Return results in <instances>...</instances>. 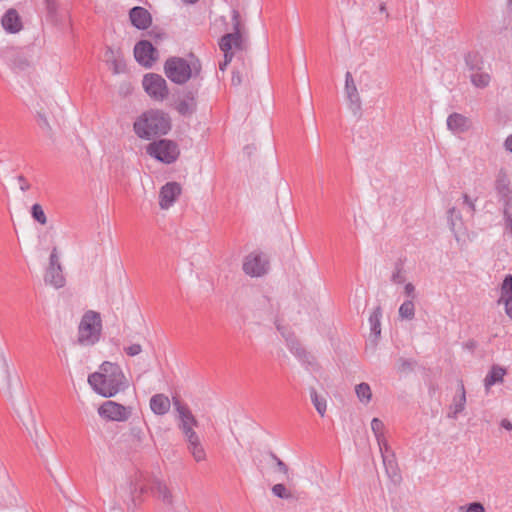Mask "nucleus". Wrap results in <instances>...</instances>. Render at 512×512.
I'll list each match as a JSON object with an SVG mask.
<instances>
[{
	"label": "nucleus",
	"instance_id": "obj_29",
	"mask_svg": "<svg viewBox=\"0 0 512 512\" xmlns=\"http://www.w3.org/2000/svg\"><path fill=\"white\" fill-rule=\"evenodd\" d=\"M381 316H382V310H381V307L378 306L374 309V311L371 313V315L369 317L371 331L376 337L380 336V334H381V324H380Z\"/></svg>",
	"mask_w": 512,
	"mask_h": 512
},
{
	"label": "nucleus",
	"instance_id": "obj_40",
	"mask_svg": "<svg viewBox=\"0 0 512 512\" xmlns=\"http://www.w3.org/2000/svg\"><path fill=\"white\" fill-rule=\"evenodd\" d=\"M512 207H504L505 230L512 236Z\"/></svg>",
	"mask_w": 512,
	"mask_h": 512
},
{
	"label": "nucleus",
	"instance_id": "obj_32",
	"mask_svg": "<svg viewBox=\"0 0 512 512\" xmlns=\"http://www.w3.org/2000/svg\"><path fill=\"white\" fill-rule=\"evenodd\" d=\"M356 395L360 402L369 403L372 398L371 388L367 383H360L355 387Z\"/></svg>",
	"mask_w": 512,
	"mask_h": 512
},
{
	"label": "nucleus",
	"instance_id": "obj_24",
	"mask_svg": "<svg viewBox=\"0 0 512 512\" xmlns=\"http://www.w3.org/2000/svg\"><path fill=\"white\" fill-rule=\"evenodd\" d=\"M150 408L157 415H164L170 409V400L164 394H156L150 399Z\"/></svg>",
	"mask_w": 512,
	"mask_h": 512
},
{
	"label": "nucleus",
	"instance_id": "obj_49",
	"mask_svg": "<svg viewBox=\"0 0 512 512\" xmlns=\"http://www.w3.org/2000/svg\"><path fill=\"white\" fill-rule=\"evenodd\" d=\"M377 442H378V445L380 448L381 455L383 456V453L387 455V453L390 452V448L388 446L385 436L383 435V441H377Z\"/></svg>",
	"mask_w": 512,
	"mask_h": 512
},
{
	"label": "nucleus",
	"instance_id": "obj_57",
	"mask_svg": "<svg viewBox=\"0 0 512 512\" xmlns=\"http://www.w3.org/2000/svg\"><path fill=\"white\" fill-rule=\"evenodd\" d=\"M505 148L512 152V134L505 140Z\"/></svg>",
	"mask_w": 512,
	"mask_h": 512
},
{
	"label": "nucleus",
	"instance_id": "obj_55",
	"mask_svg": "<svg viewBox=\"0 0 512 512\" xmlns=\"http://www.w3.org/2000/svg\"><path fill=\"white\" fill-rule=\"evenodd\" d=\"M378 8H379V12L380 13H384L385 14L386 19L390 18V14L387 11V3H379Z\"/></svg>",
	"mask_w": 512,
	"mask_h": 512
},
{
	"label": "nucleus",
	"instance_id": "obj_12",
	"mask_svg": "<svg viewBox=\"0 0 512 512\" xmlns=\"http://www.w3.org/2000/svg\"><path fill=\"white\" fill-rule=\"evenodd\" d=\"M134 56L141 65L151 67L157 59L158 52L148 40H141L134 47Z\"/></svg>",
	"mask_w": 512,
	"mask_h": 512
},
{
	"label": "nucleus",
	"instance_id": "obj_60",
	"mask_svg": "<svg viewBox=\"0 0 512 512\" xmlns=\"http://www.w3.org/2000/svg\"><path fill=\"white\" fill-rule=\"evenodd\" d=\"M378 4L379 3H387L386 0H377Z\"/></svg>",
	"mask_w": 512,
	"mask_h": 512
},
{
	"label": "nucleus",
	"instance_id": "obj_38",
	"mask_svg": "<svg viewBox=\"0 0 512 512\" xmlns=\"http://www.w3.org/2000/svg\"><path fill=\"white\" fill-rule=\"evenodd\" d=\"M269 457L275 462L277 470L289 479V468L288 466L272 451L269 452Z\"/></svg>",
	"mask_w": 512,
	"mask_h": 512
},
{
	"label": "nucleus",
	"instance_id": "obj_25",
	"mask_svg": "<svg viewBox=\"0 0 512 512\" xmlns=\"http://www.w3.org/2000/svg\"><path fill=\"white\" fill-rule=\"evenodd\" d=\"M188 442V450L192 454L196 462H201L206 459V452L200 442L199 436H195L194 439H186Z\"/></svg>",
	"mask_w": 512,
	"mask_h": 512
},
{
	"label": "nucleus",
	"instance_id": "obj_39",
	"mask_svg": "<svg viewBox=\"0 0 512 512\" xmlns=\"http://www.w3.org/2000/svg\"><path fill=\"white\" fill-rule=\"evenodd\" d=\"M272 492L275 496L282 499H289L292 496L291 493L286 489L285 485L281 483L275 484L272 487Z\"/></svg>",
	"mask_w": 512,
	"mask_h": 512
},
{
	"label": "nucleus",
	"instance_id": "obj_15",
	"mask_svg": "<svg viewBox=\"0 0 512 512\" xmlns=\"http://www.w3.org/2000/svg\"><path fill=\"white\" fill-rule=\"evenodd\" d=\"M496 190L504 203V207H512V190L507 174L500 170L496 179Z\"/></svg>",
	"mask_w": 512,
	"mask_h": 512
},
{
	"label": "nucleus",
	"instance_id": "obj_26",
	"mask_svg": "<svg viewBox=\"0 0 512 512\" xmlns=\"http://www.w3.org/2000/svg\"><path fill=\"white\" fill-rule=\"evenodd\" d=\"M390 456L391 457H389V455H386L383 453V456H382L383 464L385 466V470H386L388 477L391 478L393 482H398L400 480L401 476L398 472L397 465L393 459L394 458L393 452H391Z\"/></svg>",
	"mask_w": 512,
	"mask_h": 512
},
{
	"label": "nucleus",
	"instance_id": "obj_30",
	"mask_svg": "<svg viewBox=\"0 0 512 512\" xmlns=\"http://www.w3.org/2000/svg\"><path fill=\"white\" fill-rule=\"evenodd\" d=\"M465 63L472 73L482 69L483 61L478 53L470 52L465 56Z\"/></svg>",
	"mask_w": 512,
	"mask_h": 512
},
{
	"label": "nucleus",
	"instance_id": "obj_10",
	"mask_svg": "<svg viewBox=\"0 0 512 512\" xmlns=\"http://www.w3.org/2000/svg\"><path fill=\"white\" fill-rule=\"evenodd\" d=\"M98 413L105 419L120 422L128 420L132 410L130 407L108 400L99 407Z\"/></svg>",
	"mask_w": 512,
	"mask_h": 512
},
{
	"label": "nucleus",
	"instance_id": "obj_44",
	"mask_svg": "<svg viewBox=\"0 0 512 512\" xmlns=\"http://www.w3.org/2000/svg\"><path fill=\"white\" fill-rule=\"evenodd\" d=\"M124 351L128 356L134 357L142 352V346L140 344L135 343L127 347H124Z\"/></svg>",
	"mask_w": 512,
	"mask_h": 512
},
{
	"label": "nucleus",
	"instance_id": "obj_54",
	"mask_svg": "<svg viewBox=\"0 0 512 512\" xmlns=\"http://www.w3.org/2000/svg\"><path fill=\"white\" fill-rule=\"evenodd\" d=\"M196 95H197V92L196 91H192V90H187L185 93H184V96L183 98L191 101V102H196Z\"/></svg>",
	"mask_w": 512,
	"mask_h": 512
},
{
	"label": "nucleus",
	"instance_id": "obj_56",
	"mask_svg": "<svg viewBox=\"0 0 512 512\" xmlns=\"http://www.w3.org/2000/svg\"><path fill=\"white\" fill-rule=\"evenodd\" d=\"M501 427L510 431L512 430V423L508 419H503L501 421Z\"/></svg>",
	"mask_w": 512,
	"mask_h": 512
},
{
	"label": "nucleus",
	"instance_id": "obj_43",
	"mask_svg": "<svg viewBox=\"0 0 512 512\" xmlns=\"http://www.w3.org/2000/svg\"><path fill=\"white\" fill-rule=\"evenodd\" d=\"M291 351L301 360L309 362V357L311 356L303 347H291Z\"/></svg>",
	"mask_w": 512,
	"mask_h": 512
},
{
	"label": "nucleus",
	"instance_id": "obj_11",
	"mask_svg": "<svg viewBox=\"0 0 512 512\" xmlns=\"http://www.w3.org/2000/svg\"><path fill=\"white\" fill-rule=\"evenodd\" d=\"M269 262L260 253L252 252L243 261V271L251 277H261L267 273Z\"/></svg>",
	"mask_w": 512,
	"mask_h": 512
},
{
	"label": "nucleus",
	"instance_id": "obj_18",
	"mask_svg": "<svg viewBox=\"0 0 512 512\" xmlns=\"http://www.w3.org/2000/svg\"><path fill=\"white\" fill-rule=\"evenodd\" d=\"M501 296L498 300V304L505 305V313L509 318L512 319V275L507 274L501 285Z\"/></svg>",
	"mask_w": 512,
	"mask_h": 512
},
{
	"label": "nucleus",
	"instance_id": "obj_47",
	"mask_svg": "<svg viewBox=\"0 0 512 512\" xmlns=\"http://www.w3.org/2000/svg\"><path fill=\"white\" fill-rule=\"evenodd\" d=\"M466 512H485V508L481 503L473 502L467 506Z\"/></svg>",
	"mask_w": 512,
	"mask_h": 512
},
{
	"label": "nucleus",
	"instance_id": "obj_53",
	"mask_svg": "<svg viewBox=\"0 0 512 512\" xmlns=\"http://www.w3.org/2000/svg\"><path fill=\"white\" fill-rule=\"evenodd\" d=\"M18 180H19V182L21 183V185H20V189H21L22 191H27V190H29V189H30V184L28 183V181L26 180V178H25L23 175H20V176L18 177Z\"/></svg>",
	"mask_w": 512,
	"mask_h": 512
},
{
	"label": "nucleus",
	"instance_id": "obj_3",
	"mask_svg": "<svg viewBox=\"0 0 512 512\" xmlns=\"http://www.w3.org/2000/svg\"><path fill=\"white\" fill-rule=\"evenodd\" d=\"M201 62L190 55V60L181 57H170L164 64L165 75L176 84H184L192 77H199L201 73Z\"/></svg>",
	"mask_w": 512,
	"mask_h": 512
},
{
	"label": "nucleus",
	"instance_id": "obj_41",
	"mask_svg": "<svg viewBox=\"0 0 512 512\" xmlns=\"http://www.w3.org/2000/svg\"><path fill=\"white\" fill-rule=\"evenodd\" d=\"M415 362L412 360L400 358L398 360V370L400 372H407L413 370Z\"/></svg>",
	"mask_w": 512,
	"mask_h": 512
},
{
	"label": "nucleus",
	"instance_id": "obj_4",
	"mask_svg": "<svg viewBox=\"0 0 512 512\" xmlns=\"http://www.w3.org/2000/svg\"><path fill=\"white\" fill-rule=\"evenodd\" d=\"M102 320L98 312L89 310L84 313L78 326L77 343L81 346H93L101 337Z\"/></svg>",
	"mask_w": 512,
	"mask_h": 512
},
{
	"label": "nucleus",
	"instance_id": "obj_8",
	"mask_svg": "<svg viewBox=\"0 0 512 512\" xmlns=\"http://www.w3.org/2000/svg\"><path fill=\"white\" fill-rule=\"evenodd\" d=\"M173 405L179 414V429L182 431L185 439H194L195 436H198L194 431V427H198L197 419L194 417L189 407L183 404L179 399L174 398Z\"/></svg>",
	"mask_w": 512,
	"mask_h": 512
},
{
	"label": "nucleus",
	"instance_id": "obj_46",
	"mask_svg": "<svg viewBox=\"0 0 512 512\" xmlns=\"http://www.w3.org/2000/svg\"><path fill=\"white\" fill-rule=\"evenodd\" d=\"M258 304L259 306L263 307L265 312L271 314L272 313V309H271V304H270V299L265 296V295H261L259 298H258Z\"/></svg>",
	"mask_w": 512,
	"mask_h": 512
},
{
	"label": "nucleus",
	"instance_id": "obj_2",
	"mask_svg": "<svg viewBox=\"0 0 512 512\" xmlns=\"http://www.w3.org/2000/svg\"><path fill=\"white\" fill-rule=\"evenodd\" d=\"M171 128L168 114L160 110H150L134 122V131L140 138L151 139L166 134Z\"/></svg>",
	"mask_w": 512,
	"mask_h": 512
},
{
	"label": "nucleus",
	"instance_id": "obj_45",
	"mask_svg": "<svg viewBox=\"0 0 512 512\" xmlns=\"http://www.w3.org/2000/svg\"><path fill=\"white\" fill-rule=\"evenodd\" d=\"M45 4L48 16L53 19L57 11L56 0H45Z\"/></svg>",
	"mask_w": 512,
	"mask_h": 512
},
{
	"label": "nucleus",
	"instance_id": "obj_14",
	"mask_svg": "<svg viewBox=\"0 0 512 512\" xmlns=\"http://www.w3.org/2000/svg\"><path fill=\"white\" fill-rule=\"evenodd\" d=\"M181 193V186L177 182L166 183L160 191L159 205L162 209H168Z\"/></svg>",
	"mask_w": 512,
	"mask_h": 512
},
{
	"label": "nucleus",
	"instance_id": "obj_31",
	"mask_svg": "<svg viewBox=\"0 0 512 512\" xmlns=\"http://www.w3.org/2000/svg\"><path fill=\"white\" fill-rule=\"evenodd\" d=\"M415 316V305L413 300L404 301L399 307V317L402 320H412Z\"/></svg>",
	"mask_w": 512,
	"mask_h": 512
},
{
	"label": "nucleus",
	"instance_id": "obj_58",
	"mask_svg": "<svg viewBox=\"0 0 512 512\" xmlns=\"http://www.w3.org/2000/svg\"><path fill=\"white\" fill-rule=\"evenodd\" d=\"M114 70H115L116 73H118L120 71L118 64H115Z\"/></svg>",
	"mask_w": 512,
	"mask_h": 512
},
{
	"label": "nucleus",
	"instance_id": "obj_36",
	"mask_svg": "<svg viewBox=\"0 0 512 512\" xmlns=\"http://www.w3.org/2000/svg\"><path fill=\"white\" fill-rule=\"evenodd\" d=\"M29 61L22 55H16L11 59V67L15 71H24L29 67Z\"/></svg>",
	"mask_w": 512,
	"mask_h": 512
},
{
	"label": "nucleus",
	"instance_id": "obj_51",
	"mask_svg": "<svg viewBox=\"0 0 512 512\" xmlns=\"http://www.w3.org/2000/svg\"><path fill=\"white\" fill-rule=\"evenodd\" d=\"M463 200H464V204H466L468 206L470 213L473 214L475 212L474 201H472L467 194L463 195Z\"/></svg>",
	"mask_w": 512,
	"mask_h": 512
},
{
	"label": "nucleus",
	"instance_id": "obj_17",
	"mask_svg": "<svg viewBox=\"0 0 512 512\" xmlns=\"http://www.w3.org/2000/svg\"><path fill=\"white\" fill-rule=\"evenodd\" d=\"M129 18L133 26L142 30L148 28L152 22V17L148 10L140 6L133 7L130 10Z\"/></svg>",
	"mask_w": 512,
	"mask_h": 512
},
{
	"label": "nucleus",
	"instance_id": "obj_50",
	"mask_svg": "<svg viewBox=\"0 0 512 512\" xmlns=\"http://www.w3.org/2000/svg\"><path fill=\"white\" fill-rule=\"evenodd\" d=\"M49 260H50L49 266L61 265L60 262H59V258H58V255H57V249L56 248H54L52 250Z\"/></svg>",
	"mask_w": 512,
	"mask_h": 512
},
{
	"label": "nucleus",
	"instance_id": "obj_13",
	"mask_svg": "<svg viewBox=\"0 0 512 512\" xmlns=\"http://www.w3.org/2000/svg\"><path fill=\"white\" fill-rule=\"evenodd\" d=\"M345 93L349 101V109L354 115L360 116L362 110L361 98L353 76L349 71L345 74Z\"/></svg>",
	"mask_w": 512,
	"mask_h": 512
},
{
	"label": "nucleus",
	"instance_id": "obj_28",
	"mask_svg": "<svg viewBox=\"0 0 512 512\" xmlns=\"http://www.w3.org/2000/svg\"><path fill=\"white\" fill-rule=\"evenodd\" d=\"M470 81L475 87L483 89L489 85L491 77L486 72L474 71L470 75Z\"/></svg>",
	"mask_w": 512,
	"mask_h": 512
},
{
	"label": "nucleus",
	"instance_id": "obj_5",
	"mask_svg": "<svg viewBox=\"0 0 512 512\" xmlns=\"http://www.w3.org/2000/svg\"><path fill=\"white\" fill-rule=\"evenodd\" d=\"M233 32L221 37L219 47L224 52V61L219 64L220 70L224 71L233 58L232 48H240L242 44L240 13L232 11Z\"/></svg>",
	"mask_w": 512,
	"mask_h": 512
},
{
	"label": "nucleus",
	"instance_id": "obj_42",
	"mask_svg": "<svg viewBox=\"0 0 512 512\" xmlns=\"http://www.w3.org/2000/svg\"><path fill=\"white\" fill-rule=\"evenodd\" d=\"M37 123L42 130L51 132L52 128H51L45 114H43L41 112L37 113Z\"/></svg>",
	"mask_w": 512,
	"mask_h": 512
},
{
	"label": "nucleus",
	"instance_id": "obj_23",
	"mask_svg": "<svg viewBox=\"0 0 512 512\" xmlns=\"http://www.w3.org/2000/svg\"><path fill=\"white\" fill-rule=\"evenodd\" d=\"M505 374L506 369L499 365H493L484 379V386L486 391L488 392L491 386L497 383H502Z\"/></svg>",
	"mask_w": 512,
	"mask_h": 512
},
{
	"label": "nucleus",
	"instance_id": "obj_33",
	"mask_svg": "<svg viewBox=\"0 0 512 512\" xmlns=\"http://www.w3.org/2000/svg\"><path fill=\"white\" fill-rule=\"evenodd\" d=\"M176 109L181 115L190 116L196 111V102L182 98L177 104Z\"/></svg>",
	"mask_w": 512,
	"mask_h": 512
},
{
	"label": "nucleus",
	"instance_id": "obj_7",
	"mask_svg": "<svg viewBox=\"0 0 512 512\" xmlns=\"http://www.w3.org/2000/svg\"><path fill=\"white\" fill-rule=\"evenodd\" d=\"M146 151L150 156L166 164L175 162L180 153L177 144L168 139L150 143Z\"/></svg>",
	"mask_w": 512,
	"mask_h": 512
},
{
	"label": "nucleus",
	"instance_id": "obj_20",
	"mask_svg": "<svg viewBox=\"0 0 512 512\" xmlns=\"http://www.w3.org/2000/svg\"><path fill=\"white\" fill-rule=\"evenodd\" d=\"M1 24L8 33H17L22 29V22L18 12L11 8L3 15Z\"/></svg>",
	"mask_w": 512,
	"mask_h": 512
},
{
	"label": "nucleus",
	"instance_id": "obj_52",
	"mask_svg": "<svg viewBox=\"0 0 512 512\" xmlns=\"http://www.w3.org/2000/svg\"><path fill=\"white\" fill-rule=\"evenodd\" d=\"M448 214H449L450 224H451V226H454L455 224H454V221H453V217L455 216L456 218H460V214L456 210L455 207L450 208L449 211H448Z\"/></svg>",
	"mask_w": 512,
	"mask_h": 512
},
{
	"label": "nucleus",
	"instance_id": "obj_19",
	"mask_svg": "<svg viewBox=\"0 0 512 512\" xmlns=\"http://www.w3.org/2000/svg\"><path fill=\"white\" fill-rule=\"evenodd\" d=\"M466 405V391L463 381L458 382V394L453 397L452 404L450 405L449 418L456 419L458 414L463 412Z\"/></svg>",
	"mask_w": 512,
	"mask_h": 512
},
{
	"label": "nucleus",
	"instance_id": "obj_48",
	"mask_svg": "<svg viewBox=\"0 0 512 512\" xmlns=\"http://www.w3.org/2000/svg\"><path fill=\"white\" fill-rule=\"evenodd\" d=\"M404 293L407 297L411 298L413 300L415 295V286L412 283H407L404 287Z\"/></svg>",
	"mask_w": 512,
	"mask_h": 512
},
{
	"label": "nucleus",
	"instance_id": "obj_59",
	"mask_svg": "<svg viewBox=\"0 0 512 512\" xmlns=\"http://www.w3.org/2000/svg\"><path fill=\"white\" fill-rule=\"evenodd\" d=\"M185 1H186V2H188V3H195V2H197L198 0H185Z\"/></svg>",
	"mask_w": 512,
	"mask_h": 512
},
{
	"label": "nucleus",
	"instance_id": "obj_37",
	"mask_svg": "<svg viewBox=\"0 0 512 512\" xmlns=\"http://www.w3.org/2000/svg\"><path fill=\"white\" fill-rule=\"evenodd\" d=\"M384 423L378 419L373 418L371 421V429L377 439V441H383V435H384Z\"/></svg>",
	"mask_w": 512,
	"mask_h": 512
},
{
	"label": "nucleus",
	"instance_id": "obj_16",
	"mask_svg": "<svg viewBox=\"0 0 512 512\" xmlns=\"http://www.w3.org/2000/svg\"><path fill=\"white\" fill-rule=\"evenodd\" d=\"M471 120L460 113H452L447 118V128L454 134L467 132L471 128Z\"/></svg>",
	"mask_w": 512,
	"mask_h": 512
},
{
	"label": "nucleus",
	"instance_id": "obj_27",
	"mask_svg": "<svg viewBox=\"0 0 512 512\" xmlns=\"http://www.w3.org/2000/svg\"><path fill=\"white\" fill-rule=\"evenodd\" d=\"M310 397L311 401L316 409V411L319 413L321 417H323L326 413L327 409V402L326 399L322 396H320L315 388H310Z\"/></svg>",
	"mask_w": 512,
	"mask_h": 512
},
{
	"label": "nucleus",
	"instance_id": "obj_9",
	"mask_svg": "<svg viewBox=\"0 0 512 512\" xmlns=\"http://www.w3.org/2000/svg\"><path fill=\"white\" fill-rule=\"evenodd\" d=\"M142 84L146 93L156 101H163L169 95L166 80L159 74H146Z\"/></svg>",
	"mask_w": 512,
	"mask_h": 512
},
{
	"label": "nucleus",
	"instance_id": "obj_21",
	"mask_svg": "<svg viewBox=\"0 0 512 512\" xmlns=\"http://www.w3.org/2000/svg\"><path fill=\"white\" fill-rule=\"evenodd\" d=\"M252 64L250 61L246 62L244 59L241 61L240 66H236L232 72L231 83L233 86H239L243 79L249 80L251 77Z\"/></svg>",
	"mask_w": 512,
	"mask_h": 512
},
{
	"label": "nucleus",
	"instance_id": "obj_22",
	"mask_svg": "<svg viewBox=\"0 0 512 512\" xmlns=\"http://www.w3.org/2000/svg\"><path fill=\"white\" fill-rule=\"evenodd\" d=\"M45 282L56 288H61L65 284V278L62 274L61 265L49 266L45 274Z\"/></svg>",
	"mask_w": 512,
	"mask_h": 512
},
{
	"label": "nucleus",
	"instance_id": "obj_35",
	"mask_svg": "<svg viewBox=\"0 0 512 512\" xmlns=\"http://www.w3.org/2000/svg\"><path fill=\"white\" fill-rule=\"evenodd\" d=\"M31 215L35 221L40 223L41 225H45L47 223V217L44 213V210L40 204H34L31 208Z\"/></svg>",
	"mask_w": 512,
	"mask_h": 512
},
{
	"label": "nucleus",
	"instance_id": "obj_34",
	"mask_svg": "<svg viewBox=\"0 0 512 512\" xmlns=\"http://www.w3.org/2000/svg\"><path fill=\"white\" fill-rule=\"evenodd\" d=\"M406 280L404 275L403 263L401 260H398L395 263V270L392 274L391 281L395 284H402Z\"/></svg>",
	"mask_w": 512,
	"mask_h": 512
},
{
	"label": "nucleus",
	"instance_id": "obj_6",
	"mask_svg": "<svg viewBox=\"0 0 512 512\" xmlns=\"http://www.w3.org/2000/svg\"><path fill=\"white\" fill-rule=\"evenodd\" d=\"M142 479L137 482L140 493L150 492L154 497L166 505H173V495L167 484L161 479L151 475H141Z\"/></svg>",
	"mask_w": 512,
	"mask_h": 512
},
{
	"label": "nucleus",
	"instance_id": "obj_1",
	"mask_svg": "<svg viewBox=\"0 0 512 512\" xmlns=\"http://www.w3.org/2000/svg\"><path fill=\"white\" fill-rule=\"evenodd\" d=\"M88 383L97 394L105 398L113 397L129 386L122 368L117 363L109 361H104L99 371L88 376Z\"/></svg>",
	"mask_w": 512,
	"mask_h": 512
}]
</instances>
